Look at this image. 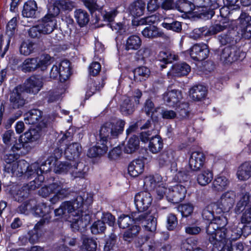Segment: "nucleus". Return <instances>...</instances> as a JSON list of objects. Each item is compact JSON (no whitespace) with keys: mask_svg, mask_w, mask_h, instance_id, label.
<instances>
[{"mask_svg":"<svg viewBox=\"0 0 251 251\" xmlns=\"http://www.w3.org/2000/svg\"><path fill=\"white\" fill-rule=\"evenodd\" d=\"M5 163L4 170L13 176H21L23 175L25 178H31L37 176L35 179L31 181L27 186H25L23 190H20L16 194H13L15 199L18 201H22V199L26 197L28 194L29 190H34L40 185L43 181V177L40 175L42 170H38L39 164L34 163L30 166L25 160H17L16 156L14 154H7L3 157Z\"/></svg>","mask_w":251,"mask_h":251,"instance_id":"nucleus-1","label":"nucleus"},{"mask_svg":"<svg viewBox=\"0 0 251 251\" xmlns=\"http://www.w3.org/2000/svg\"><path fill=\"white\" fill-rule=\"evenodd\" d=\"M202 216L210 221L206 227L209 240L213 245L212 251H220L227 239L225 227L227 224L226 214L216 203H212L203 209Z\"/></svg>","mask_w":251,"mask_h":251,"instance_id":"nucleus-2","label":"nucleus"},{"mask_svg":"<svg viewBox=\"0 0 251 251\" xmlns=\"http://www.w3.org/2000/svg\"><path fill=\"white\" fill-rule=\"evenodd\" d=\"M83 203L81 196H78L74 201H64L54 210L55 216L62 221L69 222L74 230H83L89 224L90 217L82 211Z\"/></svg>","mask_w":251,"mask_h":251,"instance_id":"nucleus-3","label":"nucleus"},{"mask_svg":"<svg viewBox=\"0 0 251 251\" xmlns=\"http://www.w3.org/2000/svg\"><path fill=\"white\" fill-rule=\"evenodd\" d=\"M157 212L152 209L149 213H141L138 216L132 215V217L127 215H122L119 217L118 224L120 228H128L124 233L125 241L130 242L139 233L141 228L136 225L138 223L142 225L145 229L151 232L156 229Z\"/></svg>","mask_w":251,"mask_h":251,"instance_id":"nucleus-4","label":"nucleus"},{"mask_svg":"<svg viewBox=\"0 0 251 251\" xmlns=\"http://www.w3.org/2000/svg\"><path fill=\"white\" fill-rule=\"evenodd\" d=\"M125 122L121 120H111L105 123L101 127L97 145L88 150V155L94 157L106 153L109 140L115 138L121 134L124 130Z\"/></svg>","mask_w":251,"mask_h":251,"instance_id":"nucleus-5","label":"nucleus"},{"mask_svg":"<svg viewBox=\"0 0 251 251\" xmlns=\"http://www.w3.org/2000/svg\"><path fill=\"white\" fill-rule=\"evenodd\" d=\"M42 85V80L40 78L31 76L25 81L24 86L19 85L13 89L10 95V106L14 109L23 106L25 103V91L35 94L40 90Z\"/></svg>","mask_w":251,"mask_h":251,"instance_id":"nucleus-6","label":"nucleus"},{"mask_svg":"<svg viewBox=\"0 0 251 251\" xmlns=\"http://www.w3.org/2000/svg\"><path fill=\"white\" fill-rule=\"evenodd\" d=\"M186 189L181 184L167 187L166 184L159 186L156 189V198L161 200L164 197L170 202L177 203L185 197Z\"/></svg>","mask_w":251,"mask_h":251,"instance_id":"nucleus-7","label":"nucleus"},{"mask_svg":"<svg viewBox=\"0 0 251 251\" xmlns=\"http://www.w3.org/2000/svg\"><path fill=\"white\" fill-rule=\"evenodd\" d=\"M39 194L43 197H47L53 194V196L50 199V201L55 204L66 198L70 194V191L61 182H54L42 187L39 191Z\"/></svg>","mask_w":251,"mask_h":251,"instance_id":"nucleus-8","label":"nucleus"},{"mask_svg":"<svg viewBox=\"0 0 251 251\" xmlns=\"http://www.w3.org/2000/svg\"><path fill=\"white\" fill-rule=\"evenodd\" d=\"M52 62V59L49 55L44 54L37 57L26 59L21 68L24 72H30L37 69L44 71Z\"/></svg>","mask_w":251,"mask_h":251,"instance_id":"nucleus-9","label":"nucleus"},{"mask_svg":"<svg viewBox=\"0 0 251 251\" xmlns=\"http://www.w3.org/2000/svg\"><path fill=\"white\" fill-rule=\"evenodd\" d=\"M182 95L180 91L173 90L166 92L163 95V100L170 106L176 107L177 112L182 117L187 115V103L181 102Z\"/></svg>","mask_w":251,"mask_h":251,"instance_id":"nucleus-10","label":"nucleus"},{"mask_svg":"<svg viewBox=\"0 0 251 251\" xmlns=\"http://www.w3.org/2000/svg\"><path fill=\"white\" fill-rule=\"evenodd\" d=\"M72 161L68 160L65 162H60L55 159L53 157H50L46 165L42 164L40 167L39 165L38 170L40 169L42 170V173L40 175L44 178L42 175L44 171H47L48 170L53 169L54 172L56 174H63L69 173V167L72 165ZM44 179L43 180V181Z\"/></svg>","mask_w":251,"mask_h":251,"instance_id":"nucleus-11","label":"nucleus"},{"mask_svg":"<svg viewBox=\"0 0 251 251\" xmlns=\"http://www.w3.org/2000/svg\"><path fill=\"white\" fill-rule=\"evenodd\" d=\"M245 57V53L241 51L236 47H226L222 52L221 61L225 64H231L234 62L242 61Z\"/></svg>","mask_w":251,"mask_h":251,"instance_id":"nucleus-12","label":"nucleus"},{"mask_svg":"<svg viewBox=\"0 0 251 251\" xmlns=\"http://www.w3.org/2000/svg\"><path fill=\"white\" fill-rule=\"evenodd\" d=\"M152 201L151 194L148 191H143L137 193L134 197V203L136 209L139 211V214L148 213V214L152 209H156L151 207L149 210H147L151 206Z\"/></svg>","mask_w":251,"mask_h":251,"instance_id":"nucleus-13","label":"nucleus"},{"mask_svg":"<svg viewBox=\"0 0 251 251\" xmlns=\"http://www.w3.org/2000/svg\"><path fill=\"white\" fill-rule=\"evenodd\" d=\"M70 62L68 60L54 65L50 72V77L53 79L59 78L61 82L68 79L70 75Z\"/></svg>","mask_w":251,"mask_h":251,"instance_id":"nucleus-14","label":"nucleus"},{"mask_svg":"<svg viewBox=\"0 0 251 251\" xmlns=\"http://www.w3.org/2000/svg\"><path fill=\"white\" fill-rule=\"evenodd\" d=\"M242 224H246L243 227L232 230L230 237L231 240H235L240 237L243 233L249 234L251 233V207L247 208L243 213L241 217Z\"/></svg>","mask_w":251,"mask_h":251,"instance_id":"nucleus-15","label":"nucleus"},{"mask_svg":"<svg viewBox=\"0 0 251 251\" xmlns=\"http://www.w3.org/2000/svg\"><path fill=\"white\" fill-rule=\"evenodd\" d=\"M185 53L194 60L202 61L208 57L209 50L208 46L205 44H196L186 51Z\"/></svg>","mask_w":251,"mask_h":251,"instance_id":"nucleus-16","label":"nucleus"},{"mask_svg":"<svg viewBox=\"0 0 251 251\" xmlns=\"http://www.w3.org/2000/svg\"><path fill=\"white\" fill-rule=\"evenodd\" d=\"M142 93L139 90L135 91V95L132 98H126L121 105V111L124 115L131 114L134 110L135 105L139 103Z\"/></svg>","mask_w":251,"mask_h":251,"instance_id":"nucleus-17","label":"nucleus"},{"mask_svg":"<svg viewBox=\"0 0 251 251\" xmlns=\"http://www.w3.org/2000/svg\"><path fill=\"white\" fill-rule=\"evenodd\" d=\"M235 193L232 191H228L223 193L220 200L216 203L222 210L224 214L226 215L232 207L235 198Z\"/></svg>","mask_w":251,"mask_h":251,"instance_id":"nucleus-18","label":"nucleus"},{"mask_svg":"<svg viewBox=\"0 0 251 251\" xmlns=\"http://www.w3.org/2000/svg\"><path fill=\"white\" fill-rule=\"evenodd\" d=\"M39 27L42 34H50L52 32L55 28L57 21L55 18H50L48 16H45L39 23Z\"/></svg>","mask_w":251,"mask_h":251,"instance_id":"nucleus-19","label":"nucleus"},{"mask_svg":"<svg viewBox=\"0 0 251 251\" xmlns=\"http://www.w3.org/2000/svg\"><path fill=\"white\" fill-rule=\"evenodd\" d=\"M50 211V207L47 206L46 203L42 202L39 203L35 209V213L43 218L35 226V228H38L39 225H42L43 223L48 222L50 217L48 215Z\"/></svg>","mask_w":251,"mask_h":251,"instance_id":"nucleus-20","label":"nucleus"},{"mask_svg":"<svg viewBox=\"0 0 251 251\" xmlns=\"http://www.w3.org/2000/svg\"><path fill=\"white\" fill-rule=\"evenodd\" d=\"M144 167L145 163L143 159L134 160L128 165V174L132 177L138 176L144 172Z\"/></svg>","mask_w":251,"mask_h":251,"instance_id":"nucleus-21","label":"nucleus"},{"mask_svg":"<svg viewBox=\"0 0 251 251\" xmlns=\"http://www.w3.org/2000/svg\"><path fill=\"white\" fill-rule=\"evenodd\" d=\"M77 160H72V165L69 169V173L75 177H83L87 172V168L83 163L78 162Z\"/></svg>","mask_w":251,"mask_h":251,"instance_id":"nucleus-22","label":"nucleus"},{"mask_svg":"<svg viewBox=\"0 0 251 251\" xmlns=\"http://www.w3.org/2000/svg\"><path fill=\"white\" fill-rule=\"evenodd\" d=\"M204 161V156L203 153L200 151H194L192 153L189 159V166L193 171H197L201 169Z\"/></svg>","mask_w":251,"mask_h":251,"instance_id":"nucleus-23","label":"nucleus"},{"mask_svg":"<svg viewBox=\"0 0 251 251\" xmlns=\"http://www.w3.org/2000/svg\"><path fill=\"white\" fill-rule=\"evenodd\" d=\"M190 70L191 67L188 64L185 63H181L174 65L168 73V75L173 76L186 75Z\"/></svg>","mask_w":251,"mask_h":251,"instance_id":"nucleus-24","label":"nucleus"},{"mask_svg":"<svg viewBox=\"0 0 251 251\" xmlns=\"http://www.w3.org/2000/svg\"><path fill=\"white\" fill-rule=\"evenodd\" d=\"M81 151V147L79 144L74 143L68 146L65 150V155L68 160H78Z\"/></svg>","mask_w":251,"mask_h":251,"instance_id":"nucleus-25","label":"nucleus"},{"mask_svg":"<svg viewBox=\"0 0 251 251\" xmlns=\"http://www.w3.org/2000/svg\"><path fill=\"white\" fill-rule=\"evenodd\" d=\"M161 176L158 175L147 176L144 180V187L148 190H151L155 188L156 190L159 185H165V184L161 183Z\"/></svg>","mask_w":251,"mask_h":251,"instance_id":"nucleus-26","label":"nucleus"},{"mask_svg":"<svg viewBox=\"0 0 251 251\" xmlns=\"http://www.w3.org/2000/svg\"><path fill=\"white\" fill-rule=\"evenodd\" d=\"M236 176L240 180H246L251 176V162H245L238 168Z\"/></svg>","mask_w":251,"mask_h":251,"instance_id":"nucleus-27","label":"nucleus"},{"mask_svg":"<svg viewBox=\"0 0 251 251\" xmlns=\"http://www.w3.org/2000/svg\"><path fill=\"white\" fill-rule=\"evenodd\" d=\"M146 4L142 0H138L131 3L129 7L130 13L133 17L142 16L145 9Z\"/></svg>","mask_w":251,"mask_h":251,"instance_id":"nucleus-28","label":"nucleus"},{"mask_svg":"<svg viewBox=\"0 0 251 251\" xmlns=\"http://www.w3.org/2000/svg\"><path fill=\"white\" fill-rule=\"evenodd\" d=\"M143 35L148 38L153 39L163 37L164 32L154 25H150L146 27L142 31Z\"/></svg>","mask_w":251,"mask_h":251,"instance_id":"nucleus-29","label":"nucleus"},{"mask_svg":"<svg viewBox=\"0 0 251 251\" xmlns=\"http://www.w3.org/2000/svg\"><path fill=\"white\" fill-rule=\"evenodd\" d=\"M229 184V180L224 176H217L212 182V189L215 191H222Z\"/></svg>","mask_w":251,"mask_h":251,"instance_id":"nucleus-30","label":"nucleus"},{"mask_svg":"<svg viewBox=\"0 0 251 251\" xmlns=\"http://www.w3.org/2000/svg\"><path fill=\"white\" fill-rule=\"evenodd\" d=\"M42 112L38 109H32L25 115L24 120L26 124H37L41 118Z\"/></svg>","mask_w":251,"mask_h":251,"instance_id":"nucleus-31","label":"nucleus"},{"mask_svg":"<svg viewBox=\"0 0 251 251\" xmlns=\"http://www.w3.org/2000/svg\"><path fill=\"white\" fill-rule=\"evenodd\" d=\"M163 147L162 139L159 136L155 135L150 140L149 150L153 153H157L160 151Z\"/></svg>","mask_w":251,"mask_h":251,"instance_id":"nucleus-32","label":"nucleus"},{"mask_svg":"<svg viewBox=\"0 0 251 251\" xmlns=\"http://www.w3.org/2000/svg\"><path fill=\"white\" fill-rule=\"evenodd\" d=\"M37 6L35 1L29 0L26 1L24 6L22 14L24 17L32 18L34 16Z\"/></svg>","mask_w":251,"mask_h":251,"instance_id":"nucleus-33","label":"nucleus"},{"mask_svg":"<svg viewBox=\"0 0 251 251\" xmlns=\"http://www.w3.org/2000/svg\"><path fill=\"white\" fill-rule=\"evenodd\" d=\"M206 88L202 85H197L190 90V96L195 100H200L206 95Z\"/></svg>","mask_w":251,"mask_h":251,"instance_id":"nucleus-34","label":"nucleus"},{"mask_svg":"<svg viewBox=\"0 0 251 251\" xmlns=\"http://www.w3.org/2000/svg\"><path fill=\"white\" fill-rule=\"evenodd\" d=\"M75 19L80 26H84L89 21V15L84 10L76 9L74 12Z\"/></svg>","mask_w":251,"mask_h":251,"instance_id":"nucleus-35","label":"nucleus"},{"mask_svg":"<svg viewBox=\"0 0 251 251\" xmlns=\"http://www.w3.org/2000/svg\"><path fill=\"white\" fill-rule=\"evenodd\" d=\"M82 245L80 249L83 251H96L97 245L96 241L93 238L83 236L82 237Z\"/></svg>","mask_w":251,"mask_h":251,"instance_id":"nucleus-36","label":"nucleus"},{"mask_svg":"<svg viewBox=\"0 0 251 251\" xmlns=\"http://www.w3.org/2000/svg\"><path fill=\"white\" fill-rule=\"evenodd\" d=\"M142 41L138 36L132 35L129 36L126 41L125 49L127 50H137L141 46Z\"/></svg>","mask_w":251,"mask_h":251,"instance_id":"nucleus-37","label":"nucleus"},{"mask_svg":"<svg viewBox=\"0 0 251 251\" xmlns=\"http://www.w3.org/2000/svg\"><path fill=\"white\" fill-rule=\"evenodd\" d=\"M251 206V195L247 192L243 193L240 200L237 204L235 211L236 213H240L243 211L246 206Z\"/></svg>","mask_w":251,"mask_h":251,"instance_id":"nucleus-38","label":"nucleus"},{"mask_svg":"<svg viewBox=\"0 0 251 251\" xmlns=\"http://www.w3.org/2000/svg\"><path fill=\"white\" fill-rule=\"evenodd\" d=\"M213 178V174L209 170L202 171L198 175L197 181L201 186H205L209 183Z\"/></svg>","mask_w":251,"mask_h":251,"instance_id":"nucleus-39","label":"nucleus"},{"mask_svg":"<svg viewBox=\"0 0 251 251\" xmlns=\"http://www.w3.org/2000/svg\"><path fill=\"white\" fill-rule=\"evenodd\" d=\"M177 9L181 12L190 13L194 9V4L187 0H179L177 3Z\"/></svg>","mask_w":251,"mask_h":251,"instance_id":"nucleus-40","label":"nucleus"},{"mask_svg":"<svg viewBox=\"0 0 251 251\" xmlns=\"http://www.w3.org/2000/svg\"><path fill=\"white\" fill-rule=\"evenodd\" d=\"M150 71L146 67H140L134 71L135 78L139 81L146 80L150 75Z\"/></svg>","mask_w":251,"mask_h":251,"instance_id":"nucleus-41","label":"nucleus"},{"mask_svg":"<svg viewBox=\"0 0 251 251\" xmlns=\"http://www.w3.org/2000/svg\"><path fill=\"white\" fill-rule=\"evenodd\" d=\"M231 238H227L223 244V248L220 251H242L243 246L241 243H237L235 246H233L231 244Z\"/></svg>","mask_w":251,"mask_h":251,"instance_id":"nucleus-42","label":"nucleus"},{"mask_svg":"<svg viewBox=\"0 0 251 251\" xmlns=\"http://www.w3.org/2000/svg\"><path fill=\"white\" fill-rule=\"evenodd\" d=\"M139 141L136 136L130 138L125 147V151L127 153H131L135 151L139 146Z\"/></svg>","mask_w":251,"mask_h":251,"instance_id":"nucleus-43","label":"nucleus"},{"mask_svg":"<svg viewBox=\"0 0 251 251\" xmlns=\"http://www.w3.org/2000/svg\"><path fill=\"white\" fill-rule=\"evenodd\" d=\"M158 58L160 61L167 64L176 60L177 56L174 53L169 51H162L159 52Z\"/></svg>","mask_w":251,"mask_h":251,"instance_id":"nucleus-44","label":"nucleus"},{"mask_svg":"<svg viewBox=\"0 0 251 251\" xmlns=\"http://www.w3.org/2000/svg\"><path fill=\"white\" fill-rule=\"evenodd\" d=\"M40 131L35 129H31L24 134V140L25 142L37 141L41 137Z\"/></svg>","mask_w":251,"mask_h":251,"instance_id":"nucleus-45","label":"nucleus"},{"mask_svg":"<svg viewBox=\"0 0 251 251\" xmlns=\"http://www.w3.org/2000/svg\"><path fill=\"white\" fill-rule=\"evenodd\" d=\"M34 44L29 40L23 42L20 48L21 53L25 55L30 54L34 49Z\"/></svg>","mask_w":251,"mask_h":251,"instance_id":"nucleus-46","label":"nucleus"},{"mask_svg":"<svg viewBox=\"0 0 251 251\" xmlns=\"http://www.w3.org/2000/svg\"><path fill=\"white\" fill-rule=\"evenodd\" d=\"M61 4L59 1H56L53 4H50L48 8V12L46 16L55 18V17L59 14L60 7L59 6Z\"/></svg>","mask_w":251,"mask_h":251,"instance_id":"nucleus-47","label":"nucleus"},{"mask_svg":"<svg viewBox=\"0 0 251 251\" xmlns=\"http://www.w3.org/2000/svg\"><path fill=\"white\" fill-rule=\"evenodd\" d=\"M239 21L241 24V28H242V36L248 39L251 38V24L250 22H247L246 24V22H244V24H243V22L244 21V19L241 20V16L239 19Z\"/></svg>","mask_w":251,"mask_h":251,"instance_id":"nucleus-48","label":"nucleus"},{"mask_svg":"<svg viewBox=\"0 0 251 251\" xmlns=\"http://www.w3.org/2000/svg\"><path fill=\"white\" fill-rule=\"evenodd\" d=\"M161 26L167 30H171L177 32L181 30V23L177 21H175L172 23L164 22L161 24Z\"/></svg>","mask_w":251,"mask_h":251,"instance_id":"nucleus-49","label":"nucleus"},{"mask_svg":"<svg viewBox=\"0 0 251 251\" xmlns=\"http://www.w3.org/2000/svg\"><path fill=\"white\" fill-rule=\"evenodd\" d=\"M159 17L156 15H152L150 16L142 18L140 19L137 24H135L136 21L133 22L134 25H142L145 24H153L157 23L159 22Z\"/></svg>","mask_w":251,"mask_h":251,"instance_id":"nucleus-50","label":"nucleus"},{"mask_svg":"<svg viewBox=\"0 0 251 251\" xmlns=\"http://www.w3.org/2000/svg\"><path fill=\"white\" fill-rule=\"evenodd\" d=\"M17 23V18L14 17L12 18L8 23L6 29V33L9 36L11 37L15 33Z\"/></svg>","mask_w":251,"mask_h":251,"instance_id":"nucleus-51","label":"nucleus"},{"mask_svg":"<svg viewBox=\"0 0 251 251\" xmlns=\"http://www.w3.org/2000/svg\"><path fill=\"white\" fill-rule=\"evenodd\" d=\"M64 89H57L49 92L48 96V101L52 102L58 100L62 95L64 93Z\"/></svg>","mask_w":251,"mask_h":251,"instance_id":"nucleus-52","label":"nucleus"},{"mask_svg":"<svg viewBox=\"0 0 251 251\" xmlns=\"http://www.w3.org/2000/svg\"><path fill=\"white\" fill-rule=\"evenodd\" d=\"M178 210L183 217H187L193 212L194 207L192 204L187 203L179 205Z\"/></svg>","mask_w":251,"mask_h":251,"instance_id":"nucleus-53","label":"nucleus"},{"mask_svg":"<svg viewBox=\"0 0 251 251\" xmlns=\"http://www.w3.org/2000/svg\"><path fill=\"white\" fill-rule=\"evenodd\" d=\"M91 232L93 234L102 232L105 229V226L100 220H98L93 223L91 227Z\"/></svg>","mask_w":251,"mask_h":251,"instance_id":"nucleus-54","label":"nucleus"},{"mask_svg":"<svg viewBox=\"0 0 251 251\" xmlns=\"http://www.w3.org/2000/svg\"><path fill=\"white\" fill-rule=\"evenodd\" d=\"M177 225V220L176 216L169 214L167 218V228L169 230H174Z\"/></svg>","mask_w":251,"mask_h":251,"instance_id":"nucleus-55","label":"nucleus"},{"mask_svg":"<svg viewBox=\"0 0 251 251\" xmlns=\"http://www.w3.org/2000/svg\"><path fill=\"white\" fill-rule=\"evenodd\" d=\"M144 109L147 115H151L152 117L154 112H156L159 109L155 108L153 102L150 100H148L145 103Z\"/></svg>","mask_w":251,"mask_h":251,"instance_id":"nucleus-56","label":"nucleus"},{"mask_svg":"<svg viewBox=\"0 0 251 251\" xmlns=\"http://www.w3.org/2000/svg\"><path fill=\"white\" fill-rule=\"evenodd\" d=\"M110 28L113 31L122 34L126 32V26L123 25L120 23H113L109 25Z\"/></svg>","mask_w":251,"mask_h":251,"instance_id":"nucleus-57","label":"nucleus"},{"mask_svg":"<svg viewBox=\"0 0 251 251\" xmlns=\"http://www.w3.org/2000/svg\"><path fill=\"white\" fill-rule=\"evenodd\" d=\"M100 221L104 223V226L105 224H107L109 226H112L115 224V219L112 214L106 213L103 214Z\"/></svg>","mask_w":251,"mask_h":251,"instance_id":"nucleus-58","label":"nucleus"},{"mask_svg":"<svg viewBox=\"0 0 251 251\" xmlns=\"http://www.w3.org/2000/svg\"><path fill=\"white\" fill-rule=\"evenodd\" d=\"M206 31V28L204 27L200 28L195 29L191 33L190 36L192 38L197 39L202 36H206L208 34V31Z\"/></svg>","mask_w":251,"mask_h":251,"instance_id":"nucleus-59","label":"nucleus"},{"mask_svg":"<svg viewBox=\"0 0 251 251\" xmlns=\"http://www.w3.org/2000/svg\"><path fill=\"white\" fill-rule=\"evenodd\" d=\"M101 70L100 64L97 62H93L89 68V72L91 75L95 76L97 75Z\"/></svg>","mask_w":251,"mask_h":251,"instance_id":"nucleus-60","label":"nucleus"},{"mask_svg":"<svg viewBox=\"0 0 251 251\" xmlns=\"http://www.w3.org/2000/svg\"><path fill=\"white\" fill-rule=\"evenodd\" d=\"M83 3L91 12L94 11L99 9L95 0H83Z\"/></svg>","mask_w":251,"mask_h":251,"instance_id":"nucleus-61","label":"nucleus"},{"mask_svg":"<svg viewBox=\"0 0 251 251\" xmlns=\"http://www.w3.org/2000/svg\"><path fill=\"white\" fill-rule=\"evenodd\" d=\"M158 161L160 167H165L168 165L170 162V159L168 153H163L160 155L158 158Z\"/></svg>","mask_w":251,"mask_h":251,"instance_id":"nucleus-62","label":"nucleus"},{"mask_svg":"<svg viewBox=\"0 0 251 251\" xmlns=\"http://www.w3.org/2000/svg\"><path fill=\"white\" fill-rule=\"evenodd\" d=\"M28 34L32 38L39 37L42 34L39 24L30 28L28 30Z\"/></svg>","mask_w":251,"mask_h":251,"instance_id":"nucleus-63","label":"nucleus"},{"mask_svg":"<svg viewBox=\"0 0 251 251\" xmlns=\"http://www.w3.org/2000/svg\"><path fill=\"white\" fill-rule=\"evenodd\" d=\"M14 135L13 130H8L6 131L2 135V141L5 144L9 145L10 144L12 137Z\"/></svg>","mask_w":251,"mask_h":251,"instance_id":"nucleus-64","label":"nucleus"}]
</instances>
